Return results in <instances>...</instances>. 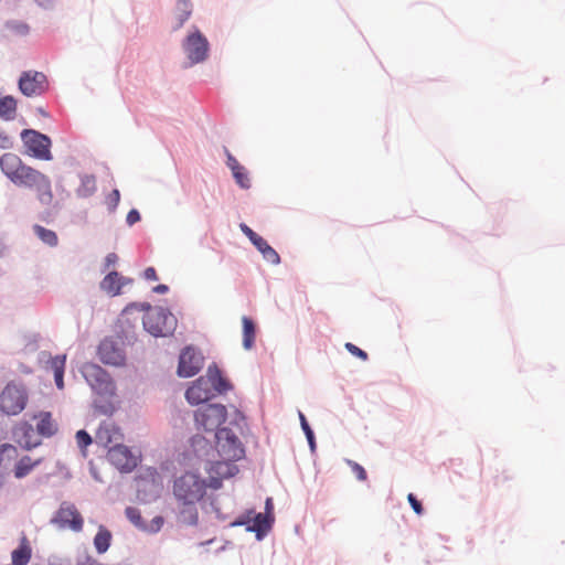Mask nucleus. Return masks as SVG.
Returning a JSON list of instances; mask_svg holds the SVG:
<instances>
[{"instance_id": "f257e3e1", "label": "nucleus", "mask_w": 565, "mask_h": 565, "mask_svg": "<svg viewBox=\"0 0 565 565\" xmlns=\"http://www.w3.org/2000/svg\"><path fill=\"white\" fill-rule=\"evenodd\" d=\"M0 168L6 177L15 185L34 189L42 204L50 205L52 203L53 192L50 178L25 164L19 156L11 152L2 154Z\"/></svg>"}, {"instance_id": "f03ea898", "label": "nucleus", "mask_w": 565, "mask_h": 565, "mask_svg": "<svg viewBox=\"0 0 565 565\" xmlns=\"http://www.w3.org/2000/svg\"><path fill=\"white\" fill-rule=\"evenodd\" d=\"M209 488L207 481L193 471H185L173 479L172 493L184 523L189 525L198 523L196 504L204 499Z\"/></svg>"}, {"instance_id": "7ed1b4c3", "label": "nucleus", "mask_w": 565, "mask_h": 565, "mask_svg": "<svg viewBox=\"0 0 565 565\" xmlns=\"http://www.w3.org/2000/svg\"><path fill=\"white\" fill-rule=\"evenodd\" d=\"M146 313L142 318L145 329L154 337H167L174 332L177 318L167 309L145 305Z\"/></svg>"}, {"instance_id": "20e7f679", "label": "nucleus", "mask_w": 565, "mask_h": 565, "mask_svg": "<svg viewBox=\"0 0 565 565\" xmlns=\"http://www.w3.org/2000/svg\"><path fill=\"white\" fill-rule=\"evenodd\" d=\"M82 374L96 395H115L116 386L109 374L95 363H85L82 367Z\"/></svg>"}, {"instance_id": "39448f33", "label": "nucleus", "mask_w": 565, "mask_h": 565, "mask_svg": "<svg viewBox=\"0 0 565 565\" xmlns=\"http://www.w3.org/2000/svg\"><path fill=\"white\" fill-rule=\"evenodd\" d=\"M215 438L216 450L221 458L226 460H239L244 456V447L238 437L231 429H217Z\"/></svg>"}, {"instance_id": "423d86ee", "label": "nucleus", "mask_w": 565, "mask_h": 565, "mask_svg": "<svg viewBox=\"0 0 565 565\" xmlns=\"http://www.w3.org/2000/svg\"><path fill=\"white\" fill-rule=\"evenodd\" d=\"M21 139L28 150V153L40 160H51V139L36 130L24 129L21 132Z\"/></svg>"}, {"instance_id": "0eeeda50", "label": "nucleus", "mask_w": 565, "mask_h": 565, "mask_svg": "<svg viewBox=\"0 0 565 565\" xmlns=\"http://www.w3.org/2000/svg\"><path fill=\"white\" fill-rule=\"evenodd\" d=\"M195 423L199 429L214 431L226 419V408L220 404H207L194 413Z\"/></svg>"}, {"instance_id": "6e6552de", "label": "nucleus", "mask_w": 565, "mask_h": 565, "mask_svg": "<svg viewBox=\"0 0 565 565\" xmlns=\"http://www.w3.org/2000/svg\"><path fill=\"white\" fill-rule=\"evenodd\" d=\"M26 399L23 388L8 384L0 394V409L7 415H17L24 409Z\"/></svg>"}, {"instance_id": "1a4fd4ad", "label": "nucleus", "mask_w": 565, "mask_h": 565, "mask_svg": "<svg viewBox=\"0 0 565 565\" xmlns=\"http://www.w3.org/2000/svg\"><path fill=\"white\" fill-rule=\"evenodd\" d=\"M18 85L20 92L26 97L41 96L49 89L46 75L38 71L23 72Z\"/></svg>"}, {"instance_id": "9d476101", "label": "nucleus", "mask_w": 565, "mask_h": 565, "mask_svg": "<svg viewBox=\"0 0 565 565\" xmlns=\"http://www.w3.org/2000/svg\"><path fill=\"white\" fill-rule=\"evenodd\" d=\"M52 523L61 529H71L79 532L83 529L84 520L73 503L63 502L52 519Z\"/></svg>"}, {"instance_id": "9b49d317", "label": "nucleus", "mask_w": 565, "mask_h": 565, "mask_svg": "<svg viewBox=\"0 0 565 565\" xmlns=\"http://www.w3.org/2000/svg\"><path fill=\"white\" fill-rule=\"evenodd\" d=\"M183 50L191 64L203 62L207 57L209 42L199 31L194 30L183 42Z\"/></svg>"}, {"instance_id": "f8f14e48", "label": "nucleus", "mask_w": 565, "mask_h": 565, "mask_svg": "<svg viewBox=\"0 0 565 565\" xmlns=\"http://www.w3.org/2000/svg\"><path fill=\"white\" fill-rule=\"evenodd\" d=\"M203 355L194 347H185L179 356L178 375L181 377L196 375L203 367Z\"/></svg>"}, {"instance_id": "ddd939ff", "label": "nucleus", "mask_w": 565, "mask_h": 565, "mask_svg": "<svg viewBox=\"0 0 565 565\" xmlns=\"http://www.w3.org/2000/svg\"><path fill=\"white\" fill-rule=\"evenodd\" d=\"M107 459L121 472H130L138 465V457L124 444L111 446L107 452Z\"/></svg>"}, {"instance_id": "4468645a", "label": "nucleus", "mask_w": 565, "mask_h": 565, "mask_svg": "<svg viewBox=\"0 0 565 565\" xmlns=\"http://www.w3.org/2000/svg\"><path fill=\"white\" fill-rule=\"evenodd\" d=\"M236 460H217L212 462L210 468L207 469L209 473V486L210 488L216 490L222 487L223 479L231 478L235 476L238 471L237 466L234 463Z\"/></svg>"}, {"instance_id": "2eb2a0df", "label": "nucleus", "mask_w": 565, "mask_h": 565, "mask_svg": "<svg viewBox=\"0 0 565 565\" xmlns=\"http://www.w3.org/2000/svg\"><path fill=\"white\" fill-rule=\"evenodd\" d=\"M99 360L107 365H124L126 355L122 348L113 339H104L97 350Z\"/></svg>"}, {"instance_id": "dca6fc26", "label": "nucleus", "mask_w": 565, "mask_h": 565, "mask_svg": "<svg viewBox=\"0 0 565 565\" xmlns=\"http://www.w3.org/2000/svg\"><path fill=\"white\" fill-rule=\"evenodd\" d=\"M96 443L108 450L111 446H118L124 441V434L115 423L110 420L103 422L96 434H95Z\"/></svg>"}, {"instance_id": "f3484780", "label": "nucleus", "mask_w": 565, "mask_h": 565, "mask_svg": "<svg viewBox=\"0 0 565 565\" xmlns=\"http://www.w3.org/2000/svg\"><path fill=\"white\" fill-rule=\"evenodd\" d=\"M214 393L211 390L209 380L204 376H200L193 382V384L186 390L185 397L192 405L204 403L213 397Z\"/></svg>"}, {"instance_id": "a211bd4d", "label": "nucleus", "mask_w": 565, "mask_h": 565, "mask_svg": "<svg viewBox=\"0 0 565 565\" xmlns=\"http://www.w3.org/2000/svg\"><path fill=\"white\" fill-rule=\"evenodd\" d=\"M132 282V279L120 276L117 271H109L100 281V289L109 296H117L121 288Z\"/></svg>"}, {"instance_id": "6ab92c4d", "label": "nucleus", "mask_w": 565, "mask_h": 565, "mask_svg": "<svg viewBox=\"0 0 565 565\" xmlns=\"http://www.w3.org/2000/svg\"><path fill=\"white\" fill-rule=\"evenodd\" d=\"M13 435L17 443L24 449H32L39 445V441L33 440L34 430L31 424L22 422L13 429Z\"/></svg>"}, {"instance_id": "aec40b11", "label": "nucleus", "mask_w": 565, "mask_h": 565, "mask_svg": "<svg viewBox=\"0 0 565 565\" xmlns=\"http://www.w3.org/2000/svg\"><path fill=\"white\" fill-rule=\"evenodd\" d=\"M209 380V384L211 385L212 392L223 393L231 388L230 383L225 377H223L221 370L216 364H212L206 370V375L204 376Z\"/></svg>"}, {"instance_id": "412c9836", "label": "nucleus", "mask_w": 565, "mask_h": 565, "mask_svg": "<svg viewBox=\"0 0 565 565\" xmlns=\"http://www.w3.org/2000/svg\"><path fill=\"white\" fill-rule=\"evenodd\" d=\"M42 463V459H32L30 456L21 457L14 465L13 475L17 479H22L30 475L34 468Z\"/></svg>"}, {"instance_id": "4be33fe9", "label": "nucleus", "mask_w": 565, "mask_h": 565, "mask_svg": "<svg viewBox=\"0 0 565 565\" xmlns=\"http://www.w3.org/2000/svg\"><path fill=\"white\" fill-rule=\"evenodd\" d=\"M32 555V548L25 537H23L20 542V545L18 548H15L12 554V563L9 565H26Z\"/></svg>"}, {"instance_id": "5701e85b", "label": "nucleus", "mask_w": 565, "mask_h": 565, "mask_svg": "<svg viewBox=\"0 0 565 565\" xmlns=\"http://www.w3.org/2000/svg\"><path fill=\"white\" fill-rule=\"evenodd\" d=\"M117 402H116V394L110 397V396H96V398L94 399V408L96 411V413L100 414V415H105V416H111L116 408H117Z\"/></svg>"}, {"instance_id": "b1692460", "label": "nucleus", "mask_w": 565, "mask_h": 565, "mask_svg": "<svg viewBox=\"0 0 565 565\" xmlns=\"http://www.w3.org/2000/svg\"><path fill=\"white\" fill-rule=\"evenodd\" d=\"M36 430L44 437H51L56 433L57 426L53 420L51 413L44 412L39 415Z\"/></svg>"}, {"instance_id": "393cba45", "label": "nucleus", "mask_w": 565, "mask_h": 565, "mask_svg": "<svg viewBox=\"0 0 565 565\" xmlns=\"http://www.w3.org/2000/svg\"><path fill=\"white\" fill-rule=\"evenodd\" d=\"M271 526L270 519L267 514L255 513L253 516L252 525H248L247 531L255 532L257 537L260 539Z\"/></svg>"}, {"instance_id": "a878e982", "label": "nucleus", "mask_w": 565, "mask_h": 565, "mask_svg": "<svg viewBox=\"0 0 565 565\" xmlns=\"http://www.w3.org/2000/svg\"><path fill=\"white\" fill-rule=\"evenodd\" d=\"M253 245L262 253L263 257L273 265H278L280 263V257L278 253L264 239L259 236Z\"/></svg>"}, {"instance_id": "bb28decb", "label": "nucleus", "mask_w": 565, "mask_h": 565, "mask_svg": "<svg viewBox=\"0 0 565 565\" xmlns=\"http://www.w3.org/2000/svg\"><path fill=\"white\" fill-rule=\"evenodd\" d=\"M243 326V347L246 350H250L254 347L255 338H256V326L254 321L244 316L242 318Z\"/></svg>"}, {"instance_id": "cd10ccee", "label": "nucleus", "mask_w": 565, "mask_h": 565, "mask_svg": "<svg viewBox=\"0 0 565 565\" xmlns=\"http://www.w3.org/2000/svg\"><path fill=\"white\" fill-rule=\"evenodd\" d=\"M17 114V99L11 96L0 97V118L3 120H13Z\"/></svg>"}, {"instance_id": "c85d7f7f", "label": "nucleus", "mask_w": 565, "mask_h": 565, "mask_svg": "<svg viewBox=\"0 0 565 565\" xmlns=\"http://www.w3.org/2000/svg\"><path fill=\"white\" fill-rule=\"evenodd\" d=\"M81 184L76 189V194L79 198L92 196L96 192V178L93 174H82L79 177Z\"/></svg>"}, {"instance_id": "c756f323", "label": "nucleus", "mask_w": 565, "mask_h": 565, "mask_svg": "<svg viewBox=\"0 0 565 565\" xmlns=\"http://www.w3.org/2000/svg\"><path fill=\"white\" fill-rule=\"evenodd\" d=\"M192 13V3L189 0H178L175 6L177 24L174 29H180Z\"/></svg>"}, {"instance_id": "7c9ffc66", "label": "nucleus", "mask_w": 565, "mask_h": 565, "mask_svg": "<svg viewBox=\"0 0 565 565\" xmlns=\"http://www.w3.org/2000/svg\"><path fill=\"white\" fill-rule=\"evenodd\" d=\"M111 541V533L103 525L99 526L98 532L94 537V546L99 554L105 553Z\"/></svg>"}, {"instance_id": "2f4dec72", "label": "nucleus", "mask_w": 565, "mask_h": 565, "mask_svg": "<svg viewBox=\"0 0 565 565\" xmlns=\"http://www.w3.org/2000/svg\"><path fill=\"white\" fill-rule=\"evenodd\" d=\"M33 231L35 235L46 245L50 247H54L58 243L57 235L54 231L47 230L41 225H34Z\"/></svg>"}, {"instance_id": "473e14b6", "label": "nucleus", "mask_w": 565, "mask_h": 565, "mask_svg": "<svg viewBox=\"0 0 565 565\" xmlns=\"http://www.w3.org/2000/svg\"><path fill=\"white\" fill-rule=\"evenodd\" d=\"M18 456L17 447L10 444H3L0 446V469L6 468Z\"/></svg>"}, {"instance_id": "72a5a7b5", "label": "nucleus", "mask_w": 565, "mask_h": 565, "mask_svg": "<svg viewBox=\"0 0 565 565\" xmlns=\"http://www.w3.org/2000/svg\"><path fill=\"white\" fill-rule=\"evenodd\" d=\"M127 519L138 529L147 530V524L143 522L140 511L137 508L128 507L125 511Z\"/></svg>"}, {"instance_id": "f704fd0d", "label": "nucleus", "mask_w": 565, "mask_h": 565, "mask_svg": "<svg viewBox=\"0 0 565 565\" xmlns=\"http://www.w3.org/2000/svg\"><path fill=\"white\" fill-rule=\"evenodd\" d=\"M233 177L236 181V183L243 188V189H249L250 188V179L248 177V173L245 169V167L241 166L239 170H234Z\"/></svg>"}, {"instance_id": "c9c22d12", "label": "nucleus", "mask_w": 565, "mask_h": 565, "mask_svg": "<svg viewBox=\"0 0 565 565\" xmlns=\"http://www.w3.org/2000/svg\"><path fill=\"white\" fill-rule=\"evenodd\" d=\"M65 362H66L65 355H56L50 360V366H51L54 375L64 374Z\"/></svg>"}, {"instance_id": "e433bc0d", "label": "nucleus", "mask_w": 565, "mask_h": 565, "mask_svg": "<svg viewBox=\"0 0 565 565\" xmlns=\"http://www.w3.org/2000/svg\"><path fill=\"white\" fill-rule=\"evenodd\" d=\"M345 462L351 468L352 472L355 475V478L359 481H362V482L366 481L367 473H366L365 469L360 463H358L351 459H347Z\"/></svg>"}, {"instance_id": "4c0bfd02", "label": "nucleus", "mask_w": 565, "mask_h": 565, "mask_svg": "<svg viewBox=\"0 0 565 565\" xmlns=\"http://www.w3.org/2000/svg\"><path fill=\"white\" fill-rule=\"evenodd\" d=\"M76 441H77L78 447L85 454L87 446H89L92 444L93 439L86 430L82 429L76 433Z\"/></svg>"}, {"instance_id": "58836bf2", "label": "nucleus", "mask_w": 565, "mask_h": 565, "mask_svg": "<svg viewBox=\"0 0 565 565\" xmlns=\"http://www.w3.org/2000/svg\"><path fill=\"white\" fill-rule=\"evenodd\" d=\"M299 418H300V423H301V428L302 430L305 431L306 434V437L310 444L311 447H313L315 445V436H313V431L312 429L310 428L305 415L302 413H299Z\"/></svg>"}, {"instance_id": "ea45409f", "label": "nucleus", "mask_w": 565, "mask_h": 565, "mask_svg": "<svg viewBox=\"0 0 565 565\" xmlns=\"http://www.w3.org/2000/svg\"><path fill=\"white\" fill-rule=\"evenodd\" d=\"M344 348L354 356L363 360V361H366L369 355L365 351H363L362 349L358 348L355 344L351 343V342H347L344 344Z\"/></svg>"}, {"instance_id": "a19ab883", "label": "nucleus", "mask_w": 565, "mask_h": 565, "mask_svg": "<svg viewBox=\"0 0 565 565\" xmlns=\"http://www.w3.org/2000/svg\"><path fill=\"white\" fill-rule=\"evenodd\" d=\"M120 201V193L117 189L113 190L107 196H106V204L108 205L110 211H114Z\"/></svg>"}, {"instance_id": "79ce46f5", "label": "nucleus", "mask_w": 565, "mask_h": 565, "mask_svg": "<svg viewBox=\"0 0 565 565\" xmlns=\"http://www.w3.org/2000/svg\"><path fill=\"white\" fill-rule=\"evenodd\" d=\"M255 515L254 511H247L243 515H241L236 521L232 523L233 526L236 525H246V529L248 525H252L253 523V516Z\"/></svg>"}, {"instance_id": "37998d69", "label": "nucleus", "mask_w": 565, "mask_h": 565, "mask_svg": "<svg viewBox=\"0 0 565 565\" xmlns=\"http://www.w3.org/2000/svg\"><path fill=\"white\" fill-rule=\"evenodd\" d=\"M163 525V518L158 515V516H154L151 522L149 523V525H147V532H150V533H157L161 530Z\"/></svg>"}, {"instance_id": "c03bdc74", "label": "nucleus", "mask_w": 565, "mask_h": 565, "mask_svg": "<svg viewBox=\"0 0 565 565\" xmlns=\"http://www.w3.org/2000/svg\"><path fill=\"white\" fill-rule=\"evenodd\" d=\"M407 500H408L411 507L413 508L414 512L418 515H422L424 512V509H423L422 503L417 500V498L413 493H409L407 495Z\"/></svg>"}, {"instance_id": "a18cd8bd", "label": "nucleus", "mask_w": 565, "mask_h": 565, "mask_svg": "<svg viewBox=\"0 0 565 565\" xmlns=\"http://www.w3.org/2000/svg\"><path fill=\"white\" fill-rule=\"evenodd\" d=\"M241 231L249 238L252 243H254L259 235L255 233L249 226H247L245 223H242L239 225Z\"/></svg>"}, {"instance_id": "49530a36", "label": "nucleus", "mask_w": 565, "mask_h": 565, "mask_svg": "<svg viewBox=\"0 0 565 565\" xmlns=\"http://www.w3.org/2000/svg\"><path fill=\"white\" fill-rule=\"evenodd\" d=\"M226 158H227L226 164L231 169L232 172L234 170H239V167L242 164H239V162L234 158V156L228 150H226Z\"/></svg>"}, {"instance_id": "de8ad7c7", "label": "nucleus", "mask_w": 565, "mask_h": 565, "mask_svg": "<svg viewBox=\"0 0 565 565\" xmlns=\"http://www.w3.org/2000/svg\"><path fill=\"white\" fill-rule=\"evenodd\" d=\"M12 147L11 138L3 131H0V148L9 149Z\"/></svg>"}, {"instance_id": "09e8293b", "label": "nucleus", "mask_w": 565, "mask_h": 565, "mask_svg": "<svg viewBox=\"0 0 565 565\" xmlns=\"http://www.w3.org/2000/svg\"><path fill=\"white\" fill-rule=\"evenodd\" d=\"M139 220H140V214L137 210L132 209L128 212L127 217H126V222L128 223V225H134Z\"/></svg>"}, {"instance_id": "8fccbe9b", "label": "nucleus", "mask_w": 565, "mask_h": 565, "mask_svg": "<svg viewBox=\"0 0 565 565\" xmlns=\"http://www.w3.org/2000/svg\"><path fill=\"white\" fill-rule=\"evenodd\" d=\"M118 262V255L116 253H109L105 258V270L110 266H114Z\"/></svg>"}, {"instance_id": "3c124183", "label": "nucleus", "mask_w": 565, "mask_h": 565, "mask_svg": "<svg viewBox=\"0 0 565 565\" xmlns=\"http://www.w3.org/2000/svg\"><path fill=\"white\" fill-rule=\"evenodd\" d=\"M143 277L147 280H157L158 279L157 271L153 267L146 268L143 271Z\"/></svg>"}, {"instance_id": "603ef678", "label": "nucleus", "mask_w": 565, "mask_h": 565, "mask_svg": "<svg viewBox=\"0 0 565 565\" xmlns=\"http://www.w3.org/2000/svg\"><path fill=\"white\" fill-rule=\"evenodd\" d=\"M64 374H56L54 375L55 384L56 386L62 390L64 387Z\"/></svg>"}, {"instance_id": "864d4df0", "label": "nucleus", "mask_w": 565, "mask_h": 565, "mask_svg": "<svg viewBox=\"0 0 565 565\" xmlns=\"http://www.w3.org/2000/svg\"><path fill=\"white\" fill-rule=\"evenodd\" d=\"M169 288L167 285H158L153 287L152 291L156 294H166L168 292Z\"/></svg>"}, {"instance_id": "5fc2aeb1", "label": "nucleus", "mask_w": 565, "mask_h": 565, "mask_svg": "<svg viewBox=\"0 0 565 565\" xmlns=\"http://www.w3.org/2000/svg\"><path fill=\"white\" fill-rule=\"evenodd\" d=\"M35 1H36V2L39 3V6H41V7H49V6H51V4H52V2H53V0H35Z\"/></svg>"}, {"instance_id": "6e6d98bb", "label": "nucleus", "mask_w": 565, "mask_h": 565, "mask_svg": "<svg viewBox=\"0 0 565 565\" xmlns=\"http://www.w3.org/2000/svg\"><path fill=\"white\" fill-rule=\"evenodd\" d=\"M200 444H206V440L203 437H194L193 438V446L200 445Z\"/></svg>"}, {"instance_id": "4d7b16f0", "label": "nucleus", "mask_w": 565, "mask_h": 565, "mask_svg": "<svg viewBox=\"0 0 565 565\" xmlns=\"http://www.w3.org/2000/svg\"><path fill=\"white\" fill-rule=\"evenodd\" d=\"M270 502H271V500H270V499H267V501H266V508H267V509H269V507H270Z\"/></svg>"}, {"instance_id": "13d9d810", "label": "nucleus", "mask_w": 565, "mask_h": 565, "mask_svg": "<svg viewBox=\"0 0 565 565\" xmlns=\"http://www.w3.org/2000/svg\"><path fill=\"white\" fill-rule=\"evenodd\" d=\"M39 111H40V113H41V115H43V116H46V115H47V114H46L43 109H41V108L39 109Z\"/></svg>"}, {"instance_id": "bf43d9fd", "label": "nucleus", "mask_w": 565, "mask_h": 565, "mask_svg": "<svg viewBox=\"0 0 565 565\" xmlns=\"http://www.w3.org/2000/svg\"><path fill=\"white\" fill-rule=\"evenodd\" d=\"M2 487V482L0 481V488Z\"/></svg>"}, {"instance_id": "052dcab7", "label": "nucleus", "mask_w": 565, "mask_h": 565, "mask_svg": "<svg viewBox=\"0 0 565 565\" xmlns=\"http://www.w3.org/2000/svg\"><path fill=\"white\" fill-rule=\"evenodd\" d=\"M32 565H39V564H32Z\"/></svg>"}]
</instances>
